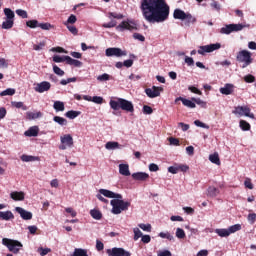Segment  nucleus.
I'll return each instance as SVG.
<instances>
[{
  "mask_svg": "<svg viewBox=\"0 0 256 256\" xmlns=\"http://www.w3.org/2000/svg\"><path fill=\"white\" fill-rule=\"evenodd\" d=\"M140 9L148 23H163L169 19V5L165 0H141Z\"/></svg>",
  "mask_w": 256,
  "mask_h": 256,
  "instance_id": "f257e3e1",
  "label": "nucleus"
},
{
  "mask_svg": "<svg viewBox=\"0 0 256 256\" xmlns=\"http://www.w3.org/2000/svg\"><path fill=\"white\" fill-rule=\"evenodd\" d=\"M100 195L107 197L108 199H112L110 201V205L112 206V213L113 215H121L123 211H128L131 207V202L123 201V195L115 193L111 190L107 189H100Z\"/></svg>",
  "mask_w": 256,
  "mask_h": 256,
  "instance_id": "f03ea898",
  "label": "nucleus"
},
{
  "mask_svg": "<svg viewBox=\"0 0 256 256\" xmlns=\"http://www.w3.org/2000/svg\"><path fill=\"white\" fill-rule=\"evenodd\" d=\"M109 105L113 111H119V109L126 111V113H133L135 111L133 102L125 98H115L114 100H110Z\"/></svg>",
  "mask_w": 256,
  "mask_h": 256,
  "instance_id": "7ed1b4c3",
  "label": "nucleus"
},
{
  "mask_svg": "<svg viewBox=\"0 0 256 256\" xmlns=\"http://www.w3.org/2000/svg\"><path fill=\"white\" fill-rule=\"evenodd\" d=\"M2 244L5 245L11 253H14V255H17V253L23 249V244L19 240L3 238Z\"/></svg>",
  "mask_w": 256,
  "mask_h": 256,
  "instance_id": "20e7f679",
  "label": "nucleus"
},
{
  "mask_svg": "<svg viewBox=\"0 0 256 256\" xmlns=\"http://www.w3.org/2000/svg\"><path fill=\"white\" fill-rule=\"evenodd\" d=\"M236 60L238 63H242L241 68L245 69L246 67H249L251 63H253V58L251 57V52L247 50H241L237 53Z\"/></svg>",
  "mask_w": 256,
  "mask_h": 256,
  "instance_id": "39448f33",
  "label": "nucleus"
},
{
  "mask_svg": "<svg viewBox=\"0 0 256 256\" xmlns=\"http://www.w3.org/2000/svg\"><path fill=\"white\" fill-rule=\"evenodd\" d=\"M245 25L243 24H227L220 29V33L222 35H231V33H235L237 31H243Z\"/></svg>",
  "mask_w": 256,
  "mask_h": 256,
  "instance_id": "423d86ee",
  "label": "nucleus"
},
{
  "mask_svg": "<svg viewBox=\"0 0 256 256\" xmlns=\"http://www.w3.org/2000/svg\"><path fill=\"white\" fill-rule=\"evenodd\" d=\"M217 49H221L220 43L200 46L198 49V54L205 55V53H213V51H217Z\"/></svg>",
  "mask_w": 256,
  "mask_h": 256,
  "instance_id": "0eeeda50",
  "label": "nucleus"
},
{
  "mask_svg": "<svg viewBox=\"0 0 256 256\" xmlns=\"http://www.w3.org/2000/svg\"><path fill=\"white\" fill-rule=\"evenodd\" d=\"M106 253L108 256H131V252L125 250L124 248L117 247L107 249Z\"/></svg>",
  "mask_w": 256,
  "mask_h": 256,
  "instance_id": "6e6552de",
  "label": "nucleus"
},
{
  "mask_svg": "<svg viewBox=\"0 0 256 256\" xmlns=\"http://www.w3.org/2000/svg\"><path fill=\"white\" fill-rule=\"evenodd\" d=\"M181 171L182 173H187L189 171V166L185 164H175L174 166H170L168 168V172L172 173V175H177Z\"/></svg>",
  "mask_w": 256,
  "mask_h": 256,
  "instance_id": "1a4fd4ad",
  "label": "nucleus"
},
{
  "mask_svg": "<svg viewBox=\"0 0 256 256\" xmlns=\"http://www.w3.org/2000/svg\"><path fill=\"white\" fill-rule=\"evenodd\" d=\"M106 57H124L127 52L121 50V48H107Z\"/></svg>",
  "mask_w": 256,
  "mask_h": 256,
  "instance_id": "9d476101",
  "label": "nucleus"
},
{
  "mask_svg": "<svg viewBox=\"0 0 256 256\" xmlns=\"http://www.w3.org/2000/svg\"><path fill=\"white\" fill-rule=\"evenodd\" d=\"M161 91H163V88L157 86L145 89V93L148 97H150V99H155V97H159V95H161Z\"/></svg>",
  "mask_w": 256,
  "mask_h": 256,
  "instance_id": "9b49d317",
  "label": "nucleus"
},
{
  "mask_svg": "<svg viewBox=\"0 0 256 256\" xmlns=\"http://www.w3.org/2000/svg\"><path fill=\"white\" fill-rule=\"evenodd\" d=\"M15 211L19 213L20 217L24 219V221H31L33 219V213L21 208V207H16Z\"/></svg>",
  "mask_w": 256,
  "mask_h": 256,
  "instance_id": "f8f14e48",
  "label": "nucleus"
},
{
  "mask_svg": "<svg viewBox=\"0 0 256 256\" xmlns=\"http://www.w3.org/2000/svg\"><path fill=\"white\" fill-rule=\"evenodd\" d=\"M51 89V83L48 81H43L41 83H38L34 90L36 93H45V91H49Z\"/></svg>",
  "mask_w": 256,
  "mask_h": 256,
  "instance_id": "ddd939ff",
  "label": "nucleus"
},
{
  "mask_svg": "<svg viewBox=\"0 0 256 256\" xmlns=\"http://www.w3.org/2000/svg\"><path fill=\"white\" fill-rule=\"evenodd\" d=\"M178 101H181L182 105H184V107H188L189 109H195L197 107V105L195 104V102H193V100H189L181 96L175 99V103H177Z\"/></svg>",
  "mask_w": 256,
  "mask_h": 256,
  "instance_id": "4468645a",
  "label": "nucleus"
},
{
  "mask_svg": "<svg viewBox=\"0 0 256 256\" xmlns=\"http://www.w3.org/2000/svg\"><path fill=\"white\" fill-rule=\"evenodd\" d=\"M116 29H117L118 31H125V29H126L127 31H133V30L137 29V27H135L134 24H131V23L127 22V21H122V22L116 27Z\"/></svg>",
  "mask_w": 256,
  "mask_h": 256,
  "instance_id": "2eb2a0df",
  "label": "nucleus"
},
{
  "mask_svg": "<svg viewBox=\"0 0 256 256\" xmlns=\"http://www.w3.org/2000/svg\"><path fill=\"white\" fill-rule=\"evenodd\" d=\"M0 219L2 221H11L15 219V215H13V212H11V210L0 211Z\"/></svg>",
  "mask_w": 256,
  "mask_h": 256,
  "instance_id": "dca6fc26",
  "label": "nucleus"
},
{
  "mask_svg": "<svg viewBox=\"0 0 256 256\" xmlns=\"http://www.w3.org/2000/svg\"><path fill=\"white\" fill-rule=\"evenodd\" d=\"M235 89V86L233 84H225L224 87L220 88V93L222 95H231Z\"/></svg>",
  "mask_w": 256,
  "mask_h": 256,
  "instance_id": "f3484780",
  "label": "nucleus"
},
{
  "mask_svg": "<svg viewBox=\"0 0 256 256\" xmlns=\"http://www.w3.org/2000/svg\"><path fill=\"white\" fill-rule=\"evenodd\" d=\"M148 178L149 174L145 172H136L132 174V179H134L135 181H147Z\"/></svg>",
  "mask_w": 256,
  "mask_h": 256,
  "instance_id": "a211bd4d",
  "label": "nucleus"
},
{
  "mask_svg": "<svg viewBox=\"0 0 256 256\" xmlns=\"http://www.w3.org/2000/svg\"><path fill=\"white\" fill-rule=\"evenodd\" d=\"M60 141L63 145L71 147L73 145V136H71L70 134H65L64 136L60 137Z\"/></svg>",
  "mask_w": 256,
  "mask_h": 256,
  "instance_id": "6ab92c4d",
  "label": "nucleus"
},
{
  "mask_svg": "<svg viewBox=\"0 0 256 256\" xmlns=\"http://www.w3.org/2000/svg\"><path fill=\"white\" fill-rule=\"evenodd\" d=\"M26 137H37L39 135V127L32 126L27 131L24 132Z\"/></svg>",
  "mask_w": 256,
  "mask_h": 256,
  "instance_id": "aec40b11",
  "label": "nucleus"
},
{
  "mask_svg": "<svg viewBox=\"0 0 256 256\" xmlns=\"http://www.w3.org/2000/svg\"><path fill=\"white\" fill-rule=\"evenodd\" d=\"M10 197L13 201H25V192L14 191L10 193Z\"/></svg>",
  "mask_w": 256,
  "mask_h": 256,
  "instance_id": "412c9836",
  "label": "nucleus"
},
{
  "mask_svg": "<svg viewBox=\"0 0 256 256\" xmlns=\"http://www.w3.org/2000/svg\"><path fill=\"white\" fill-rule=\"evenodd\" d=\"M119 173L120 175H124V177H129V175H131V172L129 171V164H120Z\"/></svg>",
  "mask_w": 256,
  "mask_h": 256,
  "instance_id": "4be33fe9",
  "label": "nucleus"
},
{
  "mask_svg": "<svg viewBox=\"0 0 256 256\" xmlns=\"http://www.w3.org/2000/svg\"><path fill=\"white\" fill-rule=\"evenodd\" d=\"M187 13L181 9H175L173 13L174 19H180V21H185Z\"/></svg>",
  "mask_w": 256,
  "mask_h": 256,
  "instance_id": "5701e85b",
  "label": "nucleus"
},
{
  "mask_svg": "<svg viewBox=\"0 0 256 256\" xmlns=\"http://www.w3.org/2000/svg\"><path fill=\"white\" fill-rule=\"evenodd\" d=\"M41 117H43L42 112H26V119L28 121H33V119H39Z\"/></svg>",
  "mask_w": 256,
  "mask_h": 256,
  "instance_id": "b1692460",
  "label": "nucleus"
},
{
  "mask_svg": "<svg viewBox=\"0 0 256 256\" xmlns=\"http://www.w3.org/2000/svg\"><path fill=\"white\" fill-rule=\"evenodd\" d=\"M105 148L108 149L109 151L121 149V144H119V142L109 141L105 144Z\"/></svg>",
  "mask_w": 256,
  "mask_h": 256,
  "instance_id": "393cba45",
  "label": "nucleus"
},
{
  "mask_svg": "<svg viewBox=\"0 0 256 256\" xmlns=\"http://www.w3.org/2000/svg\"><path fill=\"white\" fill-rule=\"evenodd\" d=\"M90 215L93 219H96V221H101V219H103V213L98 209L90 210Z\"/></svg>",
  "mask_w": 256,
  "mask_h": 256,
  "instance_id": "a878e982",
  "label": "nucleus"
},
{
  "mask_svg": "<svg viewBox=\"0 0 256 256\" xmlns=\"http://www.w3.org/2000/svg\"><path fill=\"white\" fill-rule=\"evenodd\" d=\"M21 161H23L24 163H29V162H33V161H39V157L23 154L21 156Z\"/></svg>",
  "mask_w": 256,
  "mask_h": 256,
  "instance_id": "bb28decb",
  "label": "nucleus"
},
{
  "mask_svg": "<svg viewBox=\"0 0 256 256\" xmlns=\"http://www.w3.org/2000/svg\"><path fill=\"white\" fill-rule=\"evenodd\" d=\"M209 161L214 163V165H221V159H219V154L217 152L209 155Z\"/></svg>",
  "mask_w": 256,
  "mask_h": 256,
  "instance_id": "cd10ccee",
  "label": "nucleus"
},
{
  "mask_svg": "<svg viewBox=\"0 0 256 256\" xmlns=\"http://www.w3.org/2000/svg\"><path fill=\"white\" fill-rule=\"evenodd\" d=\"M13 25H15V20L5 18V21L2 23V29H13Z\"/></svg>",
  "mask_w": 256,
  "mask_h": 256,
  "instance_id": "c85d7f7f",
  "label": "nucleus"
},
{
  "mask_svg": "<svg viewBox=\"0 0 256 256\" xmlns=\"http://www.w3.org/2000/svg\"><path fill=\"white\" fill-rule=\"evenodd\" d=\"M67 59V65H73L74 67H82L83 66V62L79 61V60H75L73 58H71L70 56H68Z\"/></svg>",
  "mask_w": 256,
  "mask_h": 256,
  "instance_id": "c756f323",
  "label": "nucleus"
},
{
  "mask_svg": "<svg viewBox=\"0 0 256 256\" xmlns=\"http://www.w3.org/2000/svg\"><path fill=\"white\" fill-rule=\"evenodd\" d=\"M207 193H208L209 197H217V195H219L220 191L215 186H210V187H208Z\"/></svg>",
  "mask_w": 256,
  "mask_h": 256,
  "instance_id": "7c9ffc66",
  "label": "nucleus"
},
{
  "mask_svg": "<svg viewBox=\"0 0 256 256\" xmlns=\"http://www.w3.org/2000/svg\"><path fill=\"white\" fill-rule=\"evenodd\" d=\"M81 115L80 111L70 110L65 113V117H68V119H76V117H79Z\"/></svg>",
  "mask_w": 256,
  "mask_h": 256,
  "instance_id": "2f4dec72",
  "label": "nucleus"
},
{
  "mask_svg": "<svg viewBox=\"0 0 256 256\" xmlns=\"http://www.w3.org/2000/svg\"><path fill=\"white\" fill-rule=\"evenodd\" d=\"M242 115L249 117L250 119H255V114L251 113V108L248 106H243Z\"/></svg>",
  "mask_w": 256,
  "mask_h": 256,
  "instance_id": "473e14b6",
  "label": "nucleus"
},
{
  "mask_svg": "<svg viewBox=\"0 0 256 256\" xmlns=\"http://www.w3.org/2000/svg\"><path fill=\"white\" fill-rule=\"evenodd\" d=\"M215 233L219 235V237H229V235H231L229 232V229H225V228L216 229Z\"/></svg>",
  "mask_w": 256,
  "mask_h": 256,
  "instance_id": "72a5a7b5",
  "label": "nucleus"
},
{
  "mask_svg": "<svg viewBox=\"0 0 256 256\" xmlns=\"http://www.w3.org/2000/svg\"><path fill=\"white\" fill-rule=\"evenodd\" d=\"M239 127L242 131H251V124L245 120H240Z\"/></svg>",
  "mask_w": 256,
  "mask_h": 256,
  "instance_id": "f704fd0d",
  "label": "nucleus"
},
{
  "mask_svg": "<svg viewBox=\"0 0 256 256\" xmlns=\"http://www.w3.org/2000/svg\"><path fill=\"white\" fill-rule=\"evenodd\" d=\"M4 15H6V19L15 21V12H13V10H11V8H5Z\"/></svg>",
  "mask_w": 256,
  "mask_h": 256,
  "instance_id": "c9c22d12",
  "label": "nucleus"
},
{
  "mask_svg": "<svg viewBox=\"0 0 256 256\" xmlns=\"http://www.w3.org/2000/svg\"><path fill=\"white\" fill-rule=\"evenodd\" d=\"M53 108L55 109V111H65V103L61 102V101H55L53 104Z\"/></svg>",
  "mask_w": 256,
  "mask_h": 256,
  "instance_id": "e433bc0d",
  "label": "nucleus"
},
{
  "mask_svg": "<svg viewBox=\"0 0 256 256\" xmlns=\"http://www.w3.org/2000/svg\"><path fill=\"white\" fill-rule=\"evenodd\" d=\"M67 59H69V56H59L55 55L53 56L54 63H67Z\"/></svg>",
  "mask_w": 256,
  "mask_h": 256,
  "instance_id": "4c0bfd02",
  "label": "nucleus"
},
{
  "mask_svg": "<svg viewBox=\"0 0 256 256\" xmlns=\"http://www.w3.org/2000/svg\"><path fill=\"white\" fill-rule=\"evenodd\" d=\"M53 121L55 123H58V125H61L62 127L67 125V119L60 117V116H54Z\"/></svg>",
  "mask_w": 256,
  "mask_h": 256,
  "instance_id": "58836bf2",
  "label": "nucleus"
},
{
  "mask_svg": "<svg viewBox=\"0 0 256 256\" xmlns=\"http://www.w3.org/2000/svg\"><path fill=\"white\" fill-rule=\"evenodd\" d=\"M134 241H139L143 237V232L139 228H133Z\"/></svg>",
  "mask_w": 256,
  "mask_h": 256,
  "instance_id": "ea45409f",
  "label": "nucleus"
},
{
  "mask_svg": "<svg viewBox=\"0 0 256 256\" xmlns=\"http://www.w3.org/2000/svg\"><path fill=\"white\" fill-rule=\"evenodd\" d=\"M191 101L196 103V105H200L203 109L207 108V102L201 100V98H191Z\"/></svg>",
  "mask_w": 256,
  "mask_h": 256,
  "instance_id": "a19ab883",
  "label": "nucleus"
},
{
  "mask_svg": "<svg viewBox=\"0 0 256 256\" xmlns=\"http://www.w3.org/2000/svg\"><path fill=\"white\" fill-rule=\"evenodd\" d=\"M6 95L13 96L15 95V89L13 88H7L6 90L2 91L0 93L1 97H6Z\"/></svg>",
  "mask_w": 256,
  "mask_h": 256,
  "instance_id": "79ce46f5",
  "label": "nucleus"
},
{
  "mask_svg": "<svg viewBox=\"0 0 256 256\" xmlns=\"http://www.w3.org/2000/svg\"><path fill=\"white\" fill-rule=\"evenodd\" d=\"M74 23H77V16H75V14H71L64 25H74Z\"/></svg>",
  "mask_w": 256,
  "mask_h": 256,
  "instance_id": "37998d69",
  "label": "nucleus"
},
{
  "mask_svg": "<svg viewBox=\"0 0 256 256\" xmlns=\"http://www.w3.org/2000/svg\"><path fill=\"white\" fill-rule=\"evenodd\" d=\"M159 237H161V239H168V241H173L175 239L169 232H160Z\"/></svg>",
  "mask_w": 256,
  "mask_h": 256,
  "instance_id": "c03bdc74",
  "label": "nucleus"
},
{
  "mask_svg": "<svg viewBox=\"0 0 256 256\" xmlns=\"http://www.w3.org/2000/svg\"><path fill=\"white\" fill-rule=\"evenodd\" d=\"M26 25L30 27V29H37L39 27V21L37 20H28L26 22Z\"/></svg>",
  "mask_w": 256,
  "mask_h": 256,
  "instance_id": "a18cd8bd",
  "label": "nucleus"
},
{
  "mask_svg": "<svg viewBox=\"0 0 256 256\" xmlns=\"http://www.w3.org/2000/svg\"><path fill=\"white\" fill-rule=\"evenodd\" d=\"M53 72L55 75H58V77H63V75H65V71H63L61 68H59V66L55 64L53 65Z\"/></svg>",
  "mask_w": 256,
  "mask_h": 256,
  "instance_id": "49530a36",
  "label": "nucleus"
},
{
  "mask_svg": "<svg viewBox=\"0 0 256 256\" xmlns=\"http://www.w3.org/2000/svg\"><path fill=\"white\" fill-rule=\"evenodd\" d=\"M12 107H16V109H22L23 111H27V106L23 102H12Z\"/></svg>",
  "mask_w": 256,
  "mask_h": 256,
  "instance_id": "de8ad7c7",
  "label": "nucleus"
},
{
  "mask_svg": "<svg viewBox=\"0 0 256 256\" xmlns=\"http://www.w3.org/2000/svg\"><path fill=\"white\" fill-rule=\"evenodd\" d=\"M38 27H40V29H43V31H49L50 29H53V25H51V23L49 22L40 23L38 24Z\"/></svg>",
  "mask_w": 256,
  "mask_h": 256,
  "instance_id": "09e8293b",
  "label": "nucleus"
},
{
  "mask_svg": "<svg viewBox=\"0 0 256 256\" xmlns=\"http://www.w3.org/2000/svg\"><path fill=\"white\" fill-rule=\"evenodd\" d=\"M228 231L231 235V233H237V231H241V224H235L228 228Z\"/></svg>",
  "mask_w": 256,
  "mask_h": 256,
  "instance_id": "8fccbe9b",
  "label": "nucleus"
},
{
  "mask_svg": "<svg viewBox=\"0 0 256 256\" xmlns=\"http://www.w3.org/2000/svg\"><path fill=\"white\" fill-rule=\"evenodd\" d=\"M176 237H177V239H185V237H186L185 230H183L182 228H177L176 229Z\"/></svg>",
  "mask_w": 256,
  "mask_h": 256,
  "instance_id": "3c124183",
  "label": "nucleus"
},
{
  "mask_svg": "<svg viewBox=\"0 0 256 256\" xmlns=\"http://www.w3.org/2000/svg\"><path fill=\"white\" fill-rule=\"evenodd\" d=\"M110 79H111V75H109L107 73H104L97 77V81H100L101 83H103L104 81H109Z\"/></svg>",
  "mask_w": 256,
  "mask_h": 256,
  "instance_id": "603ef678",
  "label": "nucleus"
},
{
  "mask_svg": "<svg viewBox=\"0 0 256 256\" xmlns=\"http://www.w3.org/2000/svg\"><path fill=\"white\" fill-rule=\"evenodd\" d=\"M77 81V77H72L68 79H62L60 81V85H69V83H75Z\"/></svg>",
  "mask_w": 256,
  "mask_h": 256,
  "instance_id": "864d4df0",
  "label": "nucleus"
},
{
  "mask_svg": "<svg viewBox=\"0 0 256 256\" xmlns=\"http://www.w3.org/2000/svg\"><path fill=\"white\" fill-rule=\"evenodd\" d=\"M138 227L142 229V231H146L147 233H151V224H138Z\"/></svg>",
  "mask_w": 256,
  "mask_h": 256,
  "instance_id": "5fc2aeb1",
  "label": "nucleus"
},
{
  "mask_svg": "<svg viewBox=\"0 0 256 256\" xmlns=\"http://www.w3.org/2000/svg\"><path fill=\"white\" fill-rule=\"evenodd\" d=\"M37 252L40 253L41 256H45L48 255V253H51V248L40 247L38 248Z\"/></svg>",
  "mask_w": 256,
  "mask_h": 256,
  "instance_id": "6e6d98bb",
  "label": "nucleus"
},
{
  "mask_svg": "<svg viewBox=\"0 0 256 256\" xmlns=\"http://www.w3.org/2000/svg\"><path fill=\"white\" fill-rule=\"evenodd\" d=\"M65 26L67 27L68 31H70V33H72V35H77L79 33V30L74 25L67 24Z\"/></svg>",
  "mask_w": 256,
  "mask_h": 256,
  "instance_id": "4d7b16f0",
  "label": "nucleus"
},
{
  "mask_svg": "<svg viewBox=\"0 0 256 256\" xmlns=\"http://www.w3.org/2000/svg\"><path fill=\"white\" fill-rule=\"evenodd\" d=\"M102 27H104L105 29H111L113 27H117V21L112 20L108 23L103 24Z\"/></svg>",
  "mask_w": 256,
  "mask_h": 256,
  "instance_id": "13d9d810",
  "label": "nucleus"
},
{
  "mask_svg": "<svg viewBox=\"0 0 256 256\" xmlns=\"http://www.w3.org/2000/svg\"><path fill=\"white\" fill-rule=\"evenodd\" d=\"M184 21H187V23H195V21H197V19H195V17H193V15H191V13H186Z\"/></svg>",
  "mask_w": 256,
  "mask_h": 256,
  "instance_id": "bf43d9fd",
  "label": "nucleus"
},
{
  "mask_svg": "<svg viewBox=\"0 0 256 256\" xmlns=\"http://www.w3.org/2000/svg\"><path fill=\"white\" fill-rule=\"evenodd\" d=\"M194 125H196V127H201L202 129H209V125L201 122L200 120H195Z\"/></svg>",
  "mask_w": 256,
  "mask_h": 256,
  "instance_id": "052dcab7",
  "label": "nucleus"
},
{
  "mask_svg": "<svg viewBox=\"0 0 256 256\" xmlns=\"http://www.w3.org/2000/svg\"><path fill=\"white\" fill-rule=\"evenodd\" d=\"M92 103H96L97 105H102L103 97H101V96H93L92 97Z\"/></svg>",
  "mask_w": 256,
  "mask_h": 256,
  "instance_id": "680f3d73",
  "label": "nucleus"
},
{
  "mask_svg": "<svg viewBox=\"0 0 256 256\" xmlns=\"http://www.w3.org/2000/svg\"><path fill=\"white\" fill-rule=\"evenodd\" d=\"M245 83H255V76L248 74L244 77Z\"/></svg>",
  "mask_w": 256,
  "mask_h": 256,
  "instance_id": "e2e57ef3",
  "label": "nucleus"
},
{
  "mask_svg": "<svg viewBox=\"0 0 256 256\" xmlns=\"http://www.w3.org/2000/svg\"><path fill=\"white\" fill-rule=\"evenodd\" d=\"M16 14L19 17H22V19H27V17H28L27 11H25V10L18 9V10H16Z\"/></svg>",
  "mask_w": 256,
  "mask_h": 256,
  "instance_id": "0e129e2a",
  "label": "nucleus"
},
{
  "mask_svg": "<svg viewBox=\"0 0 256 256\" xmlns=\"http://www.w3.org/2000/svg\"><path fill=\"white\" fill-rule=\"evenodd\" d=\"M143 113L145 115H151L153 113V108H151V106L144 105L143 106Z\"/></svg>",
  "mask_w": 256,
  "mask_h": 256,
  "instance_id": "69168bd1",
  "label": "nucleus"
},
{
  "mask_svg": "<svg viewBox=\"0 0 256 256\" xmlns=\"http://www.w3.org/2000/svg\"><path fill=\"white\" fill-rule=\"evenodd\" d=\"M108 17H113V19H123V14H117L115 12H109Z\"/></svg>",
  "mask_w": 256,
  "mask_h": 256,
  "instance_id": "338daca9",
  "label": "nucleus"
},
{
  "mask_svg": "<svg viewBox=\"0 0 256 256\" xmlns=\"http://www.w3.org/2000/svg\"><path fill=\"white\" fill-rule=\"evenodd\" d=\"M248 221L253 225L256 221V214L255 213H250L248 214Z\"/></svg>",
  "mask_w": 256,
  "mask_h": 256,
  "instance_id": "774afa93",
  "label": "nucleus"
}]
</instances>
